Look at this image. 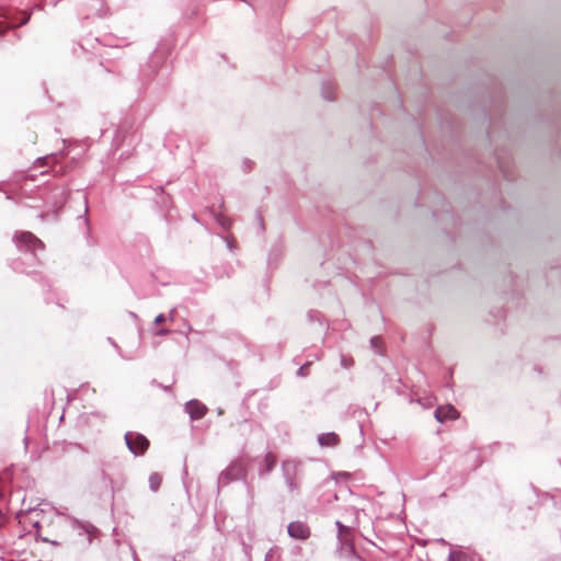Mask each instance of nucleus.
Instances as JSON below:
<instances>
[{
	"label": "nucleus",
	"instance_id": "obj_1",
	"mask_svg": "<svg viewBox=\"0 0 561 561\" xmlns=\"http://www.w3.org/2000/svg\"><path fill=\"white\" fill-rule=\"evenodd\" d=\"M125 440L129 450L135 455L144 454L149 447V440L136 432H128L125 435Z\"/></svg>",
	"mask_w": 561,
	"mask_h": 561
},
{
	"label": "nucleus",
	"instance_id": "obj_2",
	"mask_svg": "<svg viewBox=\"0 0 561 561\" xmlns=\"http://www.w3.org/2000/svg\"><path fill=\"white\" fill-rule=\"evenodd\" d=\"M288 535L291 538L305 540L310 536L309 527L301 522H294L288 525Z\"/></svg>",
	"mask_w": 561,
	"mask_h": 561
},
{
	"label": "nucleus",
	"instance_id": "obj_3",
	"mask_svg": "<svg viewBox=\"0 0 561 561\" xmlns=\"http://www.w3.org/2000/svg\"><path fill=\"white\" fill-rule=\"evenodd\" d=\"M458 417H459V412L451 404L438 407L435 411V419L440 423H443L447 420H451V421L457 420Z\"/></svg>",
	"mask_w": 561,
	"mask_h": 561
},
{
	"label": "nucleus",
	"instance_id": "obj_4",
	"mask_svg": "<svg viewBox=\"0 0 561 561\" xmlns=\"http://www.w3.org/2000/svg\"><path fill=\"white\" fill-rule=\"evenodd\" d=\"M18 241L22 244H25V247L32 251H36L37 249H43V247H44L43 242L37 237H35L32 232H28V231L21 232L18 236Z\"/></svg>",
	"mask_w": 561,
	"mask_h": 561
},
{
	"label": "nucleus",
	"instance_id": "obj_5",
	"mask_svg": "<svg viewBox=\"0 0 561 561\" xmlns=\"http://www.w3.org/2000/svg\"><path fill=\"white\" fill-rule=\"evenodd\" d=\"M339 442H340V438L334 433L322 434L319 437V443L321 446H336L339 444Z\"/></svg>",
	"mask_w": 561,
	"mask_h": 561
},
{
	"label": "nucleus",
	"instance_id": "obj_6",
	"mask_svg": "<svg viewBox=\"0 0 561 561\" xmlns=\"http://www.w3.org/2000/svg\"><path fill=\"white\" fill-rule=\"evenodd\" d=\"M339 528V539L342 543L348 545L351 542V529L344 526L341 522H336Z\"/></svg>",
	"mask_w": 561,
	"mask_h": 561
},
{
	"label": "nucleus",
	"instance_id": "obj_7",
	"mask_svg": "<svg viewBox=\"0 0 561 561\" xmlns=\"http://www.w3.org/2000/svg\"><path fill=\"white\" fill-rule=\"evenodd\" d=\"M162 478L159 473L153 472L149 477V485L152 491H157L160 488Z\"/></svg>",
	"mask_w": 561,
	"mask_h": 561
},
{
	"label": "nucleus",
	"instance_id": "obj_8",
	"mask_svg": "<svg viewBox=\"0 0 561 561\" xmlns=\"http://www.w3.org/2000/svg\"><path fill=\"white\" fill-rule=\"evenodd\" d=\"M188 409H190V413L193 419H201L204 416V414L206 412V408L199 407V405H196L195 410H193V404H190Z\"/></svg>",
	"mask_w": 561,
	"mask_h": 561
},
{
	"label": "nucleus",
	"instance_id": "obj_9",
	"mask_svg": "<svg viewBox=\"0 0 561 561\" xmlns=\"http://www.w3.org/2000/svg\"><path fill=\"white\" fill-rule=\"evenodd\" d=\"M51 160H54V158H42V159H38L35 163H34V167L37 168V167H44L46 164H48Z\"/></svg>",
	"mask_w": 561,
	"mask_h": 561
},
{
	"label": "nucleus",
	"instance_id": "obj_10",
	"mask_svg": "<svg viewBox=\"0 0 561 561\" xmlns=\"http://www.w3.org/2000/svg\"><path fill=\"white\" fill-rule=\"evenodd\" d=\"M371 344H373V346H374V347H376V348H380V347H381V344H382V341H381V339H380V337H374V339L371 340Z\"/></svg>",
	"mask_w": 561,
	"mask_h": 561
},
{
	"label": "nucleus",
	"instance_id": "obj_11",
	"mask_svg": "<svg viewBox=\"0 0 561 561\" xmlns=\"http://www.w3.org/2000/svg\"><path fill=\"white\" fill-rule=\"evenodd\" d=\"M164 320H165L164 316L159 314L156 317L154 322L159 324V323H162Z\"/></svg>",
	"mask_w": 561,
	"mask_h": 561
},
{
	"label": "nucleus",
	"instance_id": "obj_12",
	"mask_svg": "<svg viewBox=\"0 0 561 561\" xmlns=\"http://www.w3.org/2000/svg\"><path fill=\"white\" fill-rule=\"evenodd\" d=\"M457 558H458V554H456V553H454V552H453V553H450V556H449V561H456V559H457Z\"/></svg>",
	"mask_w": 561,
	"mask_h": 561
},
{
	"label": "nucleus",
	"instance_id": "obj_13",
	"mask_svg": "<svg viewBox=\"0 0 561 561\" xmlns=\"http://www.w3.org/2000/svg\"><path fill=\"white\" fill-rule=\"evenodd\" d=\"M169 331L168 330H159L156 334L157 335H164L167 334Z\"/></svg>",
	"mask_w": 561,
	"mask_h": 561
},
{
	"label": "nucleus",
	"instance_id": "obj_14",
	"mask_svg": "<svg viewBox=\"0 0 561 561\" xmlns=\"http://www.w3.org/2000/svg\"><path fill=\"white\" fill-rule=\"evenodd\" d=\"M267 459H268L267 467L272 468V466L274 465V459L273 458H267Z\"/></svg>",
	"mask_w": 561,
	"mask_h": 561
}]
</instances>
